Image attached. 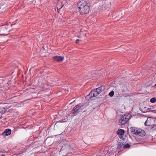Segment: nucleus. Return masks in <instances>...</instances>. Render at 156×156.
<instances>
[{
    "label": "nucleus",
    "instance_id": "11",
    "mask_svg": "<svg viewBox=\"0 0 156 156\" xmlns=\"http://www.w3.org/2000/svg\"><path fill=\"white\" fill-rule=\"evenodd\" d=\"M54 60L56 61L59 62L62 61L64 59L63 56H56L53 57Z\"/></svg>",
    "mask_w": 156,
    "mask_h": 156
},
{
    "label": "nucleus",
    "instance_id": "6",
    "mask_svg": "<svg viewBox=\"0 0 156 156\" xmlns=\"http://www.w3.org/2000/svg\"><path fill=\"white\" fill-rule=\"evenodd\" d=\"M66 3L65 0H58L57 2V8H62Z\"/></svg>",
    "mask_w": 156,
    "mask_h": 156
},
{
    "label": "nucleus",
    "instance_id": "24",
    "mask_svg": "<svg viewBox=\"0 0 156 156\" xmlns=\"http://www.w3.org/2000/svg\"><path fill=\"white\" fill-rule=\"evenodd\" d=\"M114 94V92L113 91H112L109 93V95L111 97L113 96Z\"/></svg>",
    "mask_w": 156,
    "mask_h": 156
},
{
    "label": "nucleus",
    "instance_id": "27",
    "mask_svg": "<svg viewBox=\"0 0 156 156\" xmlns=\"http://www.w3.org/2000/svg\"><path fill=\"white\" fill-rule=\"evenodd\" d=\"M60 122V121H58V122H57L55 124V125H56V124H57L58 123H59V122Z\"/></svg>",
    "mask_w": 156,
    "mask_h": 156
},
{
    "label": "nucleus",
    "instance_id": "15",
    "mask_svg": "<svg viewBox=\"0 0 156 156\" xmlns=\"http://www.w3.org/2000/svg\"><path fill=\"white\" fill-rule=\"evenodd\" d=\"M151 132L156 133V124L153 125L151 129Z\"/></svg>",
    "mask_w": 156,
    "mask_h": 156
},
{
    "label": "nucleus",
    "instance_id": "26",
    "mask_svg": "<svg viewBox=\"0 0 156 156\" xmlns=\"http://www.w3.org/2000/svg\"><path fill=\"white\" fill-rule=\"evenodd\" d=\"M57 8V10H58V12L59 13L60 12V9H61V8Z\"/></svg>",
    "mask_w": 156,
    "mask_h": 156
},
{
    "label": "nucleus",
    "instance_id": "20",
    "mask_svg": "<svg viewBox=\"0 0 156 156\" xmlns=\"http://www.w3.org/2000/svg\"><path fill=\"white\" fill-rule=\"evenodd\" d=\"M116 150L115 149H114L113 148L112 150H111V153H110L109 154H110V155H112V154H115V153H116Z\"/></svg>",
    "mask_w": 156,
    "mask_h": 156
},
{
    "label": "nucleus",
    "instance_id": "16",
    "mask_svg": "<svg viewBox=\"0 0 156 156\" xmlns=\"http://www.w3.org/2000/svg\"><path fill=\"white\" fill-rule=\"evenodd\" d=\"M100 94L102 91V90H104L105 89V87L104 86H101L100 87L96 88Z\"/></svg>",
    "mask_w": 156,
    "mask_h": 156
},
{
    "label": "nucleus",
    "instance_id": "1",
    "mask_svg": "<svg viewBox=\"0 0 156 156\" xmlns=\"http://www.w3.org/2000/svg\"><path fill=\"white\" fill-rule=\"evenodd\" d=\"M77 6L79 9L81 14H87L88 13L90 10L89 6L85 0H82L79 2Z\"/></svg>",
    "mask_w": 156,
    "mask_h": 156
},
{
    "label": "nucleus",
    "instance_id": "14",
    "mask_svg": "<svg viewBox=\"0 0 156 156\" xmlns=\"http://www.w3.org/2000/svg\"><path fill=\"white\" fill-rule=\"evenodd\" d=\"M117 133L119 135H122L124 133V130L122 129H119L117 131Z\"/></svg>",
    "mask_w": 156,
    "mask_h": 156
},
{
    "label": "nucleus",
    "instance_id": "30",
    "mask_svg": "<svg viewBox=\"0 0 156 156\" xmlns=\"http://www.w3.org/2000/svg\"><path fill=\"white\" fill-rule=\"evenodd\" d=\"M1 9V7H0V9Z\"/></svg>",
    "mask_w": 156,
    "mask_h": 156
},
{
    "label": "nucleus",
    "instance_id": "2",
    "mask_svg": "<svg viewBox=\"0 0 156 156\" xmlns=\"http://www.w3.org/2000/svg\"><path fill=\"white\" fill-rule=\"evenodd\" d=\"M130 118V117L128 115H125L122 116L119 119V124L121 126L125 125Z\"/></svg>",
    "mask_w": 156,
    "mask_h": 156
},
{
    "label": "nucleus",
    "instance_id": "29",
    "mask_svg": "<svg viewBox=\"0 0 156 156\" xmlns=\"http://www.w3.org/2000/svg\"><path fill=\"white\" fill-rule=\"evenodd\" d=\"M154 86H156V83L155 84Z\"/></svg>",
    "mask_w": 156,
    "mask_h": 156
},
{
    "label": "nucleus",
    "instance_id": "10",
    "mask_svg": "<svg viewBox=\"0 0 156 156\" xmlns=\"http://www.w3.org/2000/svg\"><path fill=\"white\" fill-rule=\"evenodd\" d=\"M99 94V93L98 92L96 88L93 89L90 92V94L92 95L93 97H96Z\"/></svg>",
    "mask_w": 156,
    "mask_h": 156
},
{
    "label": "nucleus",
    "instance_id": "13",
    "mask_svg": "<svg viewBox=\"0 0 156 156\" xmlns=\"http://www.w3.org/2000/svg\"><path fill=\"white\" fill-rule=\"evenodd\" d=\"M12 130L11 129H5L4 131V133L6 136L9 135L11 133Z\"/></svg>",
    "mask_w": 156,
    "mask_h": 156
},
{
    "label": "nucleus",
    "instance_id": "17",
    "mask_svg": "<svg viewBox=\"0 0 156 156\" xmlns=\"http://www.w3.org/2000/svg\"><path fill=\"white\" fill-rule=\"evenodd\" d=\"M5 112V109L3 108H0V116H2L3 114Z\"/></svg>",
    "mask_w": 156,
    "mask_h": 156
},
{
    "label": "nucleus",
    "instance_id": "19",
    "mask_svg": "<svg viewBox=\"0 0 156 156\" xmlns=\"http://www.w3.org/2000/svg\"><path fill=\"white\" fill-rule=\"evenodd\" d=\"M124 145V144L122 143V140H120L119 142L118 143L119 147H118L117 149L119 148L120 147H121Z\"/></svg>",
    "mask_w": 156,
    "mask_h": 156
},
{
    "label": "nucleus",
    "instance_id": "9",
    "mask_svg": "<svg viewBox=\"0 0 156 156\" xmlns=\"http://www.w3.org/2000/svg\"><path fill=\"white\" fill-rule=\"evenodd\" d=\"M80 109V107L79 105H76L72 110V114H74L75 113H78Z\"/></svg>",
    "mask_w": 156,
    "mask_h": 156
},
{
    "label": "nucleus",
    "instance_id": "4",
    "mask_svg": "<svg viewBox=\"0 0 156 156\" xmlns=\"http://www.w3.org/2000/svg\"><path fill=\"white\" fill-rule=\"evenodd\" d=\"M111 149L109 150L108 147H105L104 150L102 149L100 151V154H102L105 156H106L107 155H108L111 153Z\"/></svg>",
    "mask_w": 156,
    "mask_h": 156
},
{
    "label": "nucleus",
    "instance_id": "5",
    "mask_svg": "<svg viewBox=\"0 0 156 156\" xmlns=\"http://www.w3.org/2000/svg\"><path fill=\"white\" fill-rule=\"evenodd\" d=\"M71 149L69 145H65L64 146H63L60 150L61 153H63L64 152H66V153H68L70 151Z\"/></svg>",
    "mask_w": 156,
    "mask_h": 156
},
{
    "label": "nucleus",
    "instance_id": "12",
    "mask_svg": "<svg viewBox=\"0 0 156 156\" xmlns=\"http://www.w3.org/2000/svg\"><path fill=\"white\" fill-rule=\"evenodd\" d=\"M137 128H138L137 127H131L129 128V131H130L132 134H135Z\"/></svg>",
    "mask_w": 156,
    "mask_h": 156
},
{
    "label": "nucleus",
    "instance_id": "7",
    "mask_svg": "<svg viewBox=\"0 0 156 156\" xmlns=\"http://www.w3.org/2000/svg\"><path fill=\"white\" fill-rule=\"evenodd\" d=\"M154 121V120L153 118L149 117L147 118L144 123V125L146 126H153V122Z\"/></svg>",
    "mask_w": 156,
    "mask_h": 156
},
{
    "label": "nucleus",
    "instance_id": "3",
    "mask_svg": "<svg viewBox=\"0 0 156 156\" xmlns=\"http://www.w3.org/2000/svg\"><path fill=\"white\" fill-rule=\"evenodd\" d=\"M10 25L6 23L5 24L2 25L1 28V32L2 33H7L9 31V28Z\"/></svg>",
    "mask_w": 156,
    "mask_h": 156
},
{
    "label": "nucleus",
    "instance_id": "23",
    "mask_svg": "<svg viewBox=\"0 0 156 156\" xmlns=\"http://www.w3.org/2000/svg\"><path fill=\"white\" fill-rule=\"evenodd\" d=\"M130 147V145L129 144H127L123 146V147L124 148H127Z\"/></svg>",
    "mask_w": 156,
    "mask_h": 156
},
{
    "label": "nucleus",
    "instance_id": "25",
    "mask_svg": "<svg viewBox=\"0 0 156 156\" xmlns=\"http://www.w3.org/2000/svg\"><path fill=\"white\" fill-rule=\"evenodd\" d=\"M80 41V40L79 39H77L76 40V43L78 44L79 43V42Z\"/></svg>",
    "mask_w": 156,
    "mask_h": 156
},
{
    "label": "nucleus",
    "instance_id": "21",
    "mask_svg": "<svg viewBox=\"0 0 156 156\" xmlns=\"http://www.w3.org/2000/svg\"><path fill=\"white\" fill-rule=\"evenodd\" d=\"M93 97L92 95L90 94H90L87 95L86 97V99L87 100H89V99H90L91 98Z\"/></svg>",
    "mask_w": 156,
    "mask_h": 156
},
{
    "label": "nucleus",
    "instance_id": "8",
    "mask_svg": "<svg viewBox=\"0 0 156 156\" xmlns=\"http://www.w3.org/2000/svg\"><path fill=\"white\" fill-rule=\"evenodd\" d=\"M145 134V132L144 130L138 128L135 135L142 136H144Z\"/></svg>",
    "mask_w": 156,
    "mask_h": 156
},
{
    "label": "nucleus",
    "instance_id": "18",
    "mask_svg": "<svg viewBox=\"0 0 156 156\" xmlns=\"http://www.w3.org/2000/svg\"><path fill=\"white\" fill-rule=\"evenodd\" d=\"M16 98V96H15L9 98L8 99L9 101H10L12 103H14L15 101V99Z\"/></svg>",
    "mask_w": 156,
    "mask_h": 156
},
{
    "label": "nucleus",
    "instance_id": "22",
    "mask_svg": "<svg viewBox=\"0 0 156 156\" xmlns=\"http://www.w3.org/2000/svg\"><path fill=\"white\" fill-rule=\"evenodd\" d=\"M150 101L152 103H155L156 102V98H153L150 99Z\"/></svg>",
    "mask_w": 156,
    "mask_h": 156
},
{
    "label": "nucleus",
    "instance_id": "28",
    "mask_svg": "<svg viewBox=\"0 0 156 156\" xmlns=\"http://www.w3.org/2000/svg\"><path fill=\"white\" fill-rule=\"evenodd\" d=\"M2 116H0V119H1L2 118Z\"/></svg>",
    "mask_w": 156,
    "mask_h": 156
}]
</instances>
